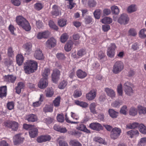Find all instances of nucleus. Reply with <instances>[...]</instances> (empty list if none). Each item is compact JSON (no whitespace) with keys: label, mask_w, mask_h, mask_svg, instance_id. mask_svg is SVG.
I'll return each mask as SVG.
<instances>
[{"label":"nucleus","mask_w":146,"mask_h":146,"mask_svg":"<svg viewBox=\"0 0 146 146\" xmlns=\"http://www.w3.org/2000/svg\"><path fill=\"white\" fill-rule=\"evenodd\" d=\"M45 92L46 96L47 97H51L54 94L53 91L49 89H47L46 90Z\"/></svg>","instance_id":"nucleus-56"},{"label":"nucleus","mask_w":146,"mask_h":146,"mask_svg":"<svg viewBox=\"0 0 146 146\" xmlns=\"http://www.w3.org/2000/svg\"><path fill=\"white\" fill-rule=\"evenodd\" d=\"M14 103L13 102H9L7 104V108L10 110H11L14 108Z\"/></svg>","instance_id":"nucleus-62"},{"label":"nucleus","mask_w":146,"mask_h":146,"mask_svg":"<svg viewBox=\"0 0 146 146\" xmlns=\"http://www.w3.org/2000/svg\"><path fill=\"white\" fill-rule=\"evenodd\" d=\"M67 84V82L65 80L62 81L58 86V87L60 89H63L66 86Z\"/></svg>","instance_id":"nucleus-57"},{"label":"nucleus","mask_w":146,"mask_h":146,"mask_svg":"<svg viewBox=\"0 0 146 146\" xmlns=\"http://www.w3.org/2000/svg\"><path fill=\"white\" fill-rule=\"evenodd\" d=\"M75 104L83 108H86L88 107V104L87 103L83 102L80 101L78 100H76L75 102Z\"/></svg>","instance_id":"nucleus-26"},{"label":"nucleus","mask_w":146,"mask_h":146,"mask_svg":"<svg viewBox=\"0 0 146 146\" xmlns=\"http://www.w3.org/2000/svg\"><path fill=\"white\" fill-rule=\"evenodd\" d=\"M116 47L115 44H111L108 48L107 52V56L110 57H113L115 54V50Z\"/></svg>","instance_id":"nucleus-6"},{"label":"nucleus","mask_w":146,"mask_h":146,"mask_svg":"<svg viewBox=\"0 0 146 146\" xmlns=\"http://www.w3.org/2000/svg\"><path fill=\"white\" fill-rule=\"evenodd\" d=\"M137 10L136 5H130L127 8V11L129 13H131L135 12Z\"/></svg>","instance_id":"nucleus-35"},{"label":"nucleus","mask_w":146,"mask_h":146,"mask_svg":"<svg viewBox=\"0 0 146 146\" xmlns=\"http://www.w3.org/2000/svg\"><path fill=\"white\" fill-rule=\"evenodd\" d=\"M60 74V72L57 69H55L53 71L52 74V80L54 82H56L59 78Z\"/></svg>","instance_id":"nucleus-8"},{"label":"nucleus","mask_w":146,"mask_h":146,"mask_svg":"<svg viewBox=\"0 0 146 146\" xmlns=\"http://www.w3.org/2000/svg\"><path fill=\"white\" fill-rule=\"evenodd\" d=\"M112 12L115 15H118L119 13V10L118 7L115 5L112 6L111 7Z\"/></svg>","instance_id":"nucleus-37"},{"label":"nucleus","mask_w":146,"mask_h":146,"mask_svg":"<svg viewBox=\"0 0 146 146\" xmlns=\"http://www.w3.org/2000/svg\"><path fill=\"white\" fill-rule=\"evenodd\" d=\"M25 50L27 53H29L31 50L32 45L30 43H28L24 46Z\"/></svg>","instance_id":"nucleus-43"},{"label":"nucleus","mask_w":146,"mask_h":146,"mask_svg":"<svg viewBox=\"0 0 146 146\" xmlns=\"http://www.w3.org/2000/svg\"><path fill=\"white\" fill-rule=\"evenodd\" d=\"M122 104L121 102H119L118 101H115L111 104V106L114 107L118 108Z\"/></svg>","instance_id":"nucleus-54"},{"label":"nucleus","mask_w":146,"mask_h":146,"mask_svg":"<svg viewBox=\"0 0 146 146\" xmlns=\"http://www.w3.org/2000/svg\"><path fill=\"white\" fill-rule=\"evenodd\" d=\"M76 75L78 78H83L87 76V74L85 72L79 69L77 70Z\"/></svg>","instance_id":"nucleus-23"},{"label":"nucleus","mask_w":146,"mask_h":146,"mask_svg":"<svg viewBox=\"0 0 146 146\" xmlns=\"http://www.w3.org/2000/svg\"><path fill=\"white\" fill-rule=\"evenodd\" d=\"M36 116L34 114L28 115L26 116L25 119L29 122H34L36 121Z\"/></svg>","instance_id":"nucleus-16"},{"label":"nucleus","mask_w":146,"mask_h":146,"mask_svg":"<svg viewBox=\"0 0 146 146\" xmlns=\"http://www.w3.org/2000/svg\"><path fill=\"white\" fill-rule=\"evenodd\" d=\"M24 68L26 74H29L32 73L37 69V63L34 60H28L26 62Z\"/></svg>","instance_id":"nucleus-1"},{"label":"nucleus","mask_w":146,"mask_h":146,"mask_svg":"<svg viewBox=\"0 0 146 146\" xmlns=\"http://www.w3.org/2000/svg\"><path fill=\"white\" fill-rule=\"evenodd\" d=\"M60 97L58 96L56 97L53 101L54 106L55 107H58L60 106Z\"/></svg>","instance_id":"nucleus-36"},{"label":"nucleus","mask_w":146,"mask_h":146,"mask_svg":"<svg viewBox=\"0 0 146 146\" xmlns=\"http://www.w3.org/2000/svg\"><path fill=\"white\" fill-rule=\"evenodd\" d=\"M57 119L59 122H63L64 120V117L62 115L58 114L57 116Z\"/></svg>","instance_id":"nucleus-60"},{"label":"nucleus","mask_w":146,"mask_h":146,"mask_svg":"<svg viewBox=\"0 0 146 146\" xmlns=\"http://www.w3.org/2000/svg\"><path fill=\"white\" fill-rule=\"evenodd\" d=\"M118 22L121 25L127 24L129 21V18L128 15L125 13L121 15L117 20Z\"/></svg>","instance_id":"nucleus-7"},{"label":"nucleus","mask_w":146,"mask_h":146,"mask_svg":"<svg viewBox=\"0 0 146 146\" xmlns=\"http://www.w3.org/2000/svg\"><path fill=\"white\" fill-rule=\"evenodd\" d=\"M13 59L11 58H8L5 59L4 64L6 66L9 67L11 66H13Z\"/></svg>","instance_id":"nucleus-32"},{"label":"nucleus","mask_w":146,"mask_h":146,"mask_svg":"<svg viewBox=\"0 0 146 146\" xmlns=\"http://www.w3.org/2000/svg\"><path fill=\"white\" fill-rule=\"evenodd\" d=\"M56 57L60 60L64 59L65 57L63 54L62 53H58L56 54Z\"/></svg>","instance_id":"nucleus-64"},{"label":"nucleus","mask_w":146,"mask_h":146,"mask_svg":"<svg viewBox=\"0 0 146 146\" xmlns=\"http://www.w3.org/2000/svg\"><path fill=\"white\" fill-rule=\"evenodd\" d=\"M137 34L136 31L133 28L130 29L128 31L129 36H135Z\"/></svg>","instance_id":"nucleus-41"},{"label":"nucleus","mask_w":146,"mask_h":146,"mask_svg":"<svg viewBox=\"0 0 146 146\" xmlns=\"http://www.w3.org/2000/svg\"><path fill=\"white\" fill-rule=\"evenodd\" d=\"M16 77L12 75H8L6 76V80L7 81L11 83H14L16 80Z\"/></svg>","instance_id":"nucleus-33"},{"label":"nucleus","mask_w":146,"mask_h":146,"mask_svg":"<svg viewBox=\"0 0 146 146\" xmlns=\"http://www.w3.org/2000/svg\"><path fill=\"white\" fill-rule=\"evenodd\" d=\"M90 127L92 129L99 131L103 129V127L101 124L98 123H92L89 125Z\"/></svg>","instance_id":"nucleus-11"},{"label":"nucleus","mask_w":146,"mask_h":146,"mask_svg":"<svg viewBox=\"0 0 146 146\" xmlns=\"http://www.w3.org/2000/svg\"><path fill=\"white\" fill-rule=\"evenodd\" d=\"M23 139L24 138L21 137L19 134L16 135L13 138V141L15 144L21 143L23 141Z\"/></svg>","instance_id":"nucleus-21"},{"label":"nucleus","mask_w":146,"mask_h":146,"mask_svg":"<svg viewBox=\"0 0 146 146\" xmlns=\"http://www.w3.org/2000/svg\"><path fill=\"white\" fill-rule=\"evenodd\" d=\"M139 128V131L142 133L143 134H146V127L143 124H140Z\"/></svg>","instance_id":"nucleus-45"},{"label":"nucleus","mask_w":146,"mask_h":146,"mask_svg":"<svg viewBox=\"0 0 146 146\" xmlns=\"http://www.w3.org/2000/svg\"><path fill=\"white\" fill-rule=\"evenodd\" d=\"M131 84L128 82H126L124 84L123 88L126 94L131 95L133 93V90L131 87Z\"/></svg>","instance_id":"nucleus-5"},{"label":"nucleus","mask_w":146,"mask_h":146,"mask_svg":"<svg viewBox=\"0 0 146 146\" xmlns=\"http://www.w3.org/2000/svg\"><path fill=\"white\" fill-rule=\"evenodd\" d=\"M138 113L139 115H144L146 113V108L141 106L138 107Z\"/></svg>","instance_id":"nucleus-31"},{"label":"nucleus","mask_w":146,"mask_h":146,"mask_svg":"<svg viewBox=\"0 0 146 146\" xmlns=\"http://www.w3.org/2000/svg\"><path fill=\"white\" fill-rule=\"evenodd\" d=\"M139 124L137 122L130 123L126 125V128L129 129H134L138 127H139Z\"/></svg>","instance_id":"nucleus-29"},{"label":"nucleus","mask_w":146,"mask_h":146,"mask_svg":"<svg viewBox=\"0 0 146 146\" xmlns=\"http://www.w3.org/2000/svg\"><path fill=\"white\" fill-rule=\"evenodd\" d=\"M82 93L80 90H76L74 92V96L75 98H77L81 96Z\"/></svg>","instance_id":"nucleus-55"},{"label":"nucleus","mask_w":146,"mask_h":146,"mask_svg":"<svg viewBox=\"0 0 146 146\" xmlns=\"http://www.w3.org/2000/svg\"><path fill=\"white\" fill-rule=\"evenodd\" d=\"M104 91L107 94V95L111 98H113L115 97V92L112 89L108 88H105Z\"/></svg>","instance_id":"nucleus-14"},{"label":"nucleus","mask_w":146,"mask_h":146,"mask_svg":"<svg viewBox=\"0 0 146 146\" xmlns=\"http://www.w3.org/2000/svg\"><path fill=\"white\" fill-rule=\"evenodd\" d=\"M68 36L66 33L62 34L60 37V40L62 42H65L68 38Z\"/></svg>","instance_id":"nucleus-46"},{"label":"nucleus","mask_w":146,"mask_h":146,"mask_svg":"<svg viewBox=\"0 0 146 146\" xmlns=\"http://www.w3.org/2000/svg\"><path fill=\"white\" fill-rule=\"evenodd\" d=\"M103 23L110 24L112 22V20L111 18L108 17H106L104 18L101 21Z\"/></svg>","instance_id":"nucleus-38"},{"label":"nucleus","mask_w":146,"mask_h":146,"mask_svg":"<svg viewBox=\"0 0 146 146\" xmlns=\"http://www.w3.org/2000/svg\"><path fill=\"white\" fill-rule=\"evenodd\" d=\"M96 96V93L95 90H91L86 95V98L88 100H91L94 99Z\"/></svg>","instance_id":"nucleus-15"},{"label":"nucleus","mask_w":146,"mask_h":146,"mask_svg":"<svg viewBox=\"0 0 146 146\" xmlns=\"http://www.w3.org/2000/svg\"><path fill=\"white\" fill-rule=\"evenodd\" d=\"M73 44V42L72 41H68L64 46L65 50L67 52L70 51L72 47Z\"/></svg>","instance_id":"nucleus-22"},{"label":"nucleus","mask_w":146,"mask_h":146,"mask_svg":"<svg viewBox=\"0 0 146 146\" xmlns=\"http://www.w3.org/2000/svg\"><path fill=\"white\" fill-rule=\"evenodd\" d=\"M67 21L65 19H60L58 22L59 25L60 27H63L66 24Z\"/></svg>","instance_id":"nucleus-50"},{"label":"nucleus","mask_w":146,"mask_h":146,"mask_svg":"<svg viewBox=\"0 0 146 146\" xmlns=\"http://www.w3.org/2000/svg\"><path fill=\"white\" fill-rule=\"evenodd\" d=\"M138 146H144L146 145V137H143L140 139L138 142Z\"/></svg>","instance_id":"nucleus-44"},{"label":"nucleus","mask_w":146,"mask_h":146,"mask_svg":"<svg viewBox=\"0 0 146 146\" xmlns=\"http://www.w3.org/2000/svg\"><path fill=\"white\" fill-rule=\"evenodd\" d=\"M96 105L95 103H92L90 105L89 108L90 111L94 114L97 113L96 110Z\"/></svg>","instance_id":"nucleus-34"},{"label":"nucleus","mask_w":146,"mask_h":146,"mask_svg":"<svg viewBox=\"0 0 146 146\" xmlns=\"http://www.w3.org/2000/svg\"><path fill=\"white\" fill-rule=\"evenodd\" d=\"M29 133L31 138H34L37 135L38 130L36 128L33 127L29 131Z\"/></svg>","instance_id":"nucleus-18"},{"label":"nucleus","mask_w":146,"mask_h":146,"mask_svg":"<svg viewBox=\"0 0 146 146\" xmlns=\"http://www.w3.org/2000/svg\"><path fill=\"white\" fill-rule=\"evenodd\" d=\"M121 132V131L120 128L117 127L114 128L111 132V138L114 140L117 139L120 135Z\"/></svg>","instance_id":"nucleus-4"},{"label":"nucleus","mask_w":146,"mask_h":146,"mask_svg":"<svg viewBox=\"0 0 146 146\" xmlns=\"http://www.w3.org/2000/svg\"><path fill=\"white\" fill-rule=\"evenodd\" d=\"M105 54L104 52L100 51L98 54V59L100 60H102L105 58Z\"/></svg>","instance_id":"nucleus-59"},{"label":"nucleus","mask_w":146,"mask_h":146,"mask_svg":"<svg viewBox=\"0 0 146 146\" xmlns=\"http://www.w3.org/2000/svg\"><path fill=\"white\" fill-rule=\"evenodd\" d=\"M108 113L110 116L113 118H116L117 116L118 113L111 109H110L109 110Z\"/></svg>","instance_id":"nucleus-28"},{"label":"nucleus","mask_w":146,"mask_h":146,"mask_svg":"<svg viewBox=\"0 0 146 146\" xmlns=\"http://www.w3.org/2000/svg\"><path fill=\"white\" fill-rule=\"evenodd\" d=\"M117 92L119 96H122L123 94V90L122 85L121 84H119L117 86Z\"/></svg>","instance_id":"nucleus-52"},{"label":"nucleus","mask_w":146,"mask_h":146,"mask_svg":"<svg viewBox=\"0 0 146 146\" xmlns=\"http://www.w3.org/2000/svg\"><path fill=\"white\" fill-rule=\"evenodd\" d=\"M7 87L5 86L0 87V98H3L6 96L7 95Z\"/></svg>","instance_id":"nucleus-17"},{"label":"nucleus","mask_w":146,"mask_h":146,"mask_svg":"<svg viewBox=\"0 0 146 146\" xmlns=\"http://www.w3.org/2000/svg\"><path fill=\"white\" fill-rule=\"evenodd\" d=\"M52 106L51 105H46L43 108V111L45 112H52L53 111Z\"/></svg>","instance_id":"nucleus-40"},{"label":"nucleus","mask_w":146,"mask_h":146,"mask_svg":"<svg viewBox=\"0 0 146 146\" xmlns=\"http://www.w3.org/2000/svg\"><path fill=\"white\" fill-rule=\"evenodd\" d=\"M48 25L51 28L56 30H57L58 29L57 26L54 23L53 21H52L50 20L49 22Z\"/></svg>","instance_id":"nucleus-48"},{"label":"nucleus","mask_w":146,"mask_h":146,"mask_svg":"<svg viewBox=\"0 0 146 146\" xmlns=\"http://www.w3.org/2000/svg\"><path fill=\"white\" fill-rule=\"evenodd\" d=\"M6 126L12 129L14 131H17L18 128V123L15 121H11L6 123Z\"/></svg>","instance_id":"nucleus-12"},{"label":"nucleus","mask_w":146,"mask_h":146,"mask_svg":"<svg viewBox=\"0 0 146 146\" xmlns=\"http://www.w3.org/2000/svg\"><path fill=\"white\" fill-rule=\"evenodd\" d=\"M77 129L82 131H84L87 133H90V131L88 130L86 127L85 125L84 124H81L77 128Z\"/></svg>","instance_id":"nucleus-30"},{"label":"nucleus","mask_w":146,"mask_h":146,"mask_svg":"<svg viewBox=\"0 0 146 146\" xmlns=\"http://www.w3.org/2000/svg\"><path fill=\"white\" fill-rule=\"evenodd\" d=\"M70 144L72 146H82L81 144L76 140H71L70 141Z\"/></svg>","instance_id":"nucleus-47"},{"label":"nucleus","mask_w":146,"mask_h":146,"mask_svg":"<svg viewBox=\"0 0 146 146\" xmlns=\"http://www.w3.org/2000/svg\"><path fill=\"white\" fill-rule=\"evenodd\" d=\"M51 13L53 15L57 16L61 15V11L60 8L56 5H53L52 7V10Z\"/></svg>","instance_id":"nucleus-13"},{"label":"nucleus","mask_w":146,"mask_h":146,"mask_svg":"<svg viewBox=\"0 0 146 146\" xmlns=\"http://www.w3.org/2000/svg\"><path fill=\"white\" fill-rule=\"evenodd\" d=\"M88 6L91 7H95L96 4V3L94 0H88L87 2Z\"/></svg>","instance_id":"nucleus-53"},{"label":"nucleus","mask_w":146,"mask_h":146,"mask_svg":"<svg viewBox=\"0 0 146 146\" xmlns=\"http://www.w3.org/2000/svg\"><path fill=\"white\" fill-rule=\"evenodd\" d=\"M61 137L58 139V140L59 146H69L66 141L63 140H61Z\"/></svg>","instance_id":"nucleus-49"},{"label":"nucleus","mask_w":146,"mask_h":146,"mask_svg":"<svg viewBox=\"0 0 146 146\" xmlns=\"http://www.w3.org/2000/svg\"><path fill=\"white\" fill-rule=\"evenodd\" d=\"M56 40L53 37L51 38L48 39L45 44L46 46L49 48L54 47L56 46Z\"/></svg>","instance_id":"nucleus-9"},{"label":"nucleus","mask_w":146,"mask_h":146,"mask_svg":"<svg viewBox=\"0 0 146 146\" xmlns=\"http://www.w3.org/2000/svg\"><path fill=\"white\" fill-rule=\"evenodd\" d=\"M17 61L19 66H21L23 63L24 58L23 56L20 54H18L17 56Z\"/></svg>","instance_id":"nucleus-27"},{"label":"nucleus","mask_w":146,"mask_h":146,"mask_svg":"<svg viewBox=\"0 0 146 146\" xmlns=\"http://www.w3.org/2000/svg\"><path fill=\"white\" fill-rule=\"evenodd\" d=\"M50 74V69L48 68H45L42 72V78L48 79V76Z\"/></svg>","instance_id":"nucleus-25"},{"label":"nucleus","mask_w":146,"mask_h":146,"mask_svg":"<svg viewBox=\"0 0 146 146\" xmlns=\"http://www.w3.org/2000/svg\"><path fill=\"white\" fill-rule=\"evenodd\" d=\"M92 18L90 16H87L84 19V22L86 24L91 23L92 21Z\"/></svg>","instance_id":"nucleus-58"},{"label":"nucleus","mask_w":146,"mask_h":146,"mask_svg":"<svg viewBox=\"0 0 146 146\" xmlns=\"http://www.w3.org/2000/svg\"><path fill=\"white\" fill-rule=\"evenodd\" d=\"M35 57L36 59L41 60L43 58V54L42 51L39 49L36 50L34 54Z\"/></svg>","instance_id":"nucleus-19"},{"label":"nucleus","mask_w":146,"mask_h":146,"mask_svg":"<svg viewBox=\"0 0 146 146\" xmlns=\"http://www.w3.org/2000/svg\"><path fill=\"white\" fill-rule=\"evenodd\" d=\"M101 10L98 9L96 10L94 12V15L95 18L99 19L100 17Z\"/></svg>","instance_id":"nucleus-51"},{"label":"nucleus","mask_w":146,"mask_h":146,"mask_svg":"<svg viewBox=\"0 0 146 146\" xmlns=\"http://www.w3.org/2000/svg\"><path fill=\"white\" fill-rule=\"evenodd\" d=\"M24 87L23 83L22 82H19L18 83L17 86L15 88L16 92L19 94L21 91V89H23Z\"/></svg>","instance_id":"nucleus-24"},{"label":"nucleus","mask_w":146,"mask_h":146,"mask_svg":"<svg viewBox=\"0 0 146 146\" xmlns=\"http://www.w3.org/2000/svg\"><path fill=\"white\" fill-rule=\"evenodd\" d=\"M127 135L129 137L133 138L134 136H137L139 132L137 130H131L127 132Z\"/></svg>","instance_id":"nucleus-20"},{"label":"nucleus","mask_w":146,"mask_h":146,"mask_svg":"<svg viewBox=\"0 0 146 146\" xmlns=\"http://www.w3.org/2000/svg\"><path fill=\"white\" fill-rule=\"evenodd\" d=\"M16 21L18 25L22 27L26 31H30L31 27L29 22L21 16H18L16 18Z\"/></svg>","instance_id":"nucleus-2"},{"label":"nucleus","mask_w":146,"mask_h":146,"mask_svg":"<svg viewBox=\"0 0 146 146\" xmlns=\"http://www.w3.org/2000/svg\"><path fill=\"white\" fill-rule=\"evenodd\" d=\"M53 120V118L50 117H48L47 118H45L44 119V122L47 124L51 123L52 122Z\"/></svg>","instance_id":"nucleus-63"},{"label":"nucleus","mask_w":146,"mask_h":146,"mask_svg":"<svg viewBox=\"0 0 146 146\" xmlns=\"http://www.w3.org/2000/svg\"><path fill=\"white\" fill-rule=\"evenodd\" d=\"M48 79L42 78L40 79L38 86L39 88L42 89L46 88L48 86Z\"/></svg>","instance_id":"nucleus-10"},{"label":"nucleus","mask_w":146,"mask_h":146,"mask_svg":"<svg viewBox=\"0 0 146 146\" xmlns=\"http://www.w3.org/2000/svg\"><path fill=\"white\" fill-rule=\"evenodd\" d=\"M139 37L141 38L146 37V29H141L139 32Z\"/></svg>","instance_id":"nucleus-39"},{"label":"nucleus","mask_w":146,"mask_h":146,"mask_svg":"<svg viewBox=\"0 0 146 146\" xmlns=\"http://www.w3.org/2000/svg\"><path fill=\"white\" fill-rule=\"evenodd\" d=\"M129 113L130 115L135 116L137 114V110L135 108L132 107L130 109Z\"/></svg>","instance_id":"nucleus-42"},{"label":"nucleus","mask_w":146,"mask_h":146,"mask_svg":"<svg viewBox=\"0 0 146 146\" xmlns=\"http://www.w3.org/2000/svg\"><path fill=\"white\" fill-rule=\"evenodd\" d=\"M127 107L126 106H124L121 108L120 112L121 113L126 115L127 114Z\"/></svg>","instance_id":"nucleus-61"},{"label":"nucleus","mask_w":146,"mask_h":146,"mask_svg":"<svg viewBox=\"0 0 146 146\" xmlns=\"http://www.w3.org/2000/svg\"><path fill=\"white\" fill-rule=\"evenodd\" d=\"M124 65L123 62L120 61H117L114 64L112 71L115 74H117L123 69Z\"/></svg>","instance_id":"nucleus-3"}]
</instances>
